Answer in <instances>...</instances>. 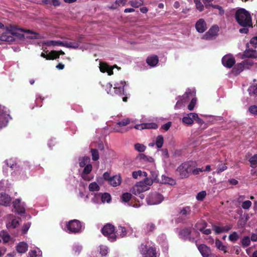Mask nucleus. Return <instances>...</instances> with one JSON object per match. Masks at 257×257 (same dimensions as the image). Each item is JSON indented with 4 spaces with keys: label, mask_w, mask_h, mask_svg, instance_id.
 <instances>
[{
    "label": "nucleus",
    "mask_w": 257,
    "mask_h": 257,
    "mask_svg": "<svg viewBox=\"0 0 257 257\" xmlns=\"http://www.w3.org/2000/svg\"><path fill=\"white\" fill-rule=\"evenodd\" d=\"M196 98H193L192 99V100H191V102L189 103V104H188V109L191 111V110H193L196 104Z\"/></svg>",
    "instance_id": "obj_53"
},
{
    "label": "nucleus",
    "mask_w": 257,
    "mask_h": 257,
    "mask_svg": "<svg viewBox=\"0 0 257 257\" xmlns=\"http://www.w3.org/2000/svg\"><path fill=\"white\" fill-rule=\"evenodd\" d=\"M195 28L197 32L202 33L207 29L206 23L204 19H199L195 24Z\"/></svg>",
    "instance_id": "obj_17"
},
{
    "label": "nucleus",
    "mask_w": 257,
    "mask_h": 257,
    "mask_svg": "<svg viewBox=\"0 0 257 257\" xmlns=\"http://www.w3.org/2000/svg\"><path fill=\"white\" fill-rule=\"evenodd\" d=\"M196 8L200 12H202L204 10V6L203 4L201 3V2H198V3L195 4Z\"/></svg>",
    "instance_id": "obj_64"
},
{
    "label": "nucleus",
    "mask_w": 257,
    "mask_h": 257,
    "mask_svg": "<svg viewBox=\"0 0 257 257\" xmlns=\"http://www.w3.org/2000/svg\"><path fill=\"white\" fill-rule=\"evenodd\" d=\"M206 195V193L205 191H201L197 194L196 196V199L199 201L202 200L205 198Z\"/></svg>",
    "instance_id": "obj_56"
},
{
    "label": "nucleus",
    "mask_w": 257,
    "mask_h": 257,
    "mask_svg": "<svg viewBox=\"0 0 257 257\" xmlns=\"http://www.w3.org/2000/svg\"><path fill=\"white\" fill-rule=\"evenodd\" d=\"M232 228V225H226L224 226L220 227L216 225H212V229L214 231L216 234H220L224 232H227Z\"/></svg>",
    "instance_id": "obj_21"
},
{
    "label": "nucleus",
    "mask_w": 257,
    "mask_h": 257,
    "mask_svg": "<svg viewBox=\"0 0 257 257\" xmlns=\"http://www.w3.org/2000/svg\"><path fill=\"white\" fill-rule=\"evenodd\" d=\"M88 188L89 191L91 192L99 191L100 189L98 185L95 182L90 183Z\"/></svg>",
    "instance_id": "obj_40"
},
{
    "label": "nucleus",
    "mask_w": 257,
    "mask_h": 257,
    "mask_svg": "<svg viewBox=\"0 0 257 257\" xmlns=\"http://www.w3.org/2000/svg\"><path fill=\"white\" fill-rule=\"evenodd\" d=\"M248 91L250 96H257V83L250 86L248 88Z\"/></svg>",
    "instance_id": "obj_32"
},
{
    "label": "nucleus",
    "mask_w": 257,
    "mask_h": 257,
    "mask_svg": "<svg viewBox=\"0 0 257 257\" xmlns=\"http://www.w3.org/2000/svg\"><path fill=\"white\" fill-rule=\"evenodd\" d=\"M227 167L226 165V164L219 165L218 167V168L216 170V173L217 174H220L221 172H222L223 171L226 170L227 169Z\"/></svg>",
    "instance_id": "obj_58"
},
{
    "label": "nucleus",
    "mask_w": 257,
    "mask_h": 257,
    "mask_svg": "<svg viewBox=\"0 0 257 257\" xmlns=\"http://www.w3.org/2000/svg\"><path fill=\"white\" fill-rule=\"evenodd\" d=\"M239 238V235L236 231H233L228 236V239L232 242H235Z\"/></svg>",
    "instance_id": "obj_35"
},
{
    "label": "nucleus",
    "mask_w": 257,
    "mask_h": 257,
    "mask_svg": "<svg viewBox=\"0 0 257 257\" xmlns=\"http://www.w3.org/2000/svg\"><path fill=\"white\" fill-rule=\"evenodd\" d=\"M130 123V119L129 118H125L121 121L116 123L114 130L115 132L121 133H124L127 132L128 130L122 128V126H126Z\"/></svg>",
    "instance_id": "obj_8"
},
{
    "label": "nucleus",
    "mask_w": 257,
    "mask_h": 257,
    "mask_svg": "<svg viewBox=\"0 0 257 257\" xmlns=\"http://www.w3.org/2000/svg\"><path fill=\"white\" fill-rule=\"evenodd\" d=\"M198 249L203 257H210L211 249L205 244H201L198 246Z\"/></svg>",
    "instance_id": "obj_13"
},
{
    "label": "nucleus",
    "mask_w": 257,
    "mask_h": 257,
    "mask_svg": "<svg viewBox=\"0 0 257 257\" xmlns=\"http://www.w3.org/2000/svg\"><path fill=\"white\" fill-rule=\"evenodd\" d=\"M250 43L255 48H257V37H254L251 39L250 40Z\"/></svg>",
    "instance_id": "obj_63"
},
{
    "label": "nucleus",
    "mask_w": 257,
    "mask_h": 257,
    "mask_svg": "<svg viewBox=\"0 0 257 257\" xmlns=\"http://www.w3.org/2000/svg\"><path fill=\"white\" fill-rule=\"evenodd\" d=\"M221 61L223 65L228 68H231L235 63L234 58L229 55L223 56Z\"/></svg>",
    "instance_id": "obj_9"
},
{
    "label": "nucleus",
    "mask_w": 257,
    "mask_h": 257,
    "mask_svg": "<svg viewBox=\"0 0 257 257\" xmlns=\"http://www.w3.org/2000/svg\"><path fill=\"white\" fill-rule=\"evenodd\" d=\"M84 167V168L81 174V177L84 180L89 181L93 179L92 177H90L88 175L92 171V166L91 164H87Z\"/></svg>",
    "instance_id": "obj_11"
},
{
    "label": "nucleus",
    "mask_w": 257,
    "mask_h": 257,
    "mask_svg": "<svg viewBox=\"0 0 257 257\" xmlns=\"http://www.w3.org/2000/svg\"><path fill=\"white\" fill-rule=\"evenodd\" d=\"M8 122L7 114L0 107V128L5 126Z\"/></svg>",
    "instance_id": "obj_23"
},
{
    "label": "nucleus",
    "mask_w": 257,
    "mask_h": 257,
    "mask_svg": "<svg viewBox=\"0 0 257 257\" xmlns=\"http://www.w3.org/2000/svg\"><path fill=\"white\" fill-rule=\"evenodd\" d=\"M191 212V208L189 206L180 207L179 209V214L184 219H189Z\"/></svg>",
    "instance_id": "obj_10"
},
{
    "label": "nucleus",
    "mask_w": 257,
    "mask_h": 257,
    "mask_svg": "<svg viewBox=\"0 0 257 257\" xmlns=\"http://www.w3.org/2000/svg\"><path fill=\"white\" fill-rule=\"evenodd\" d=\"M139 250L143 257H157L156 248L154 245L148 246L146 243H142Z\"/></svg>",
    "instance_id": "obj_5"
},
{
    "label": "nucleus",
    "mask_w": 257,
    "mask_h": 257,
    "mask_svg": "<svg viewBox=\"0 0 257 257\" xmlns=\"http://www.w3.org/2000/svg\"><path fill=\"white\" fill-rule=\"evenodd\" d=\"M79 44L78 42H76V41L63 42V47H65L66 48L76 49V48H78L79 47Z\"/></svg>",
    "instance_id": "obj_28"
},
{
    "label": "nucleus",
    "mask_w": 257,
    "mask_h": 257,
    "mask_svg": "<svg viewBox=\"0 0 257 257\" xmlns=\"http://www.w3.org/2000/svg\"><path fill=\"white\" fill-rule=\"evenodd\" d=\"M90 152L92 155V159L93 161H97L99 158L98 151L96 149H91Z\"/></svg>",
    "instance_id": "obj_39"
},
{
    "label": "nucleus",
    "mask_w": 257,
    "mask_h": 257,
    "mask_svg": "<svg viewBox=\"0 0 257 257\" xmlns=\"http://www.w3.org/2000/svg\"><path fill=\"white\" fill-rule=\"evenodd\" d=\"M249 111L254 115H257V106L253 105L250 106L248 108Z\"/></svg>",
    "instance_id": "obj_61"
},
{
    "label": "nucleus",
    "mask_w": 257,
    "mask_h": 257,
    "mask_svg": "<svg viewBox=\"0 0 257 257\" xmlns=\"http://www.w3.org/2000/svg\"><path fill=\"white\" fill-rule=\"evenodd\" d=\"M218 31V26L217 25H214L209 29L208 32L206 33L204 37L206 39H210L213 37L216 36Z\"/></svg>",
    "instance_id": "obj_19"
},
{
    "label": "nucleus",
    "mask_w": 257,
    "mask_h": 257,
    "mask_svg": "<svg viewBox=\"0 0 257 257\" xmlns=\"http://www.w3.org/2000/svg\"><path fill=\"white\" fill-rule=\"evenodd\" d=\"M242 58H251L257 59V51L253 49H246L242 55Z\"/></svg>",
    "instance_id": "obj_24"
},
{
    "label": "nucleus",
    "mask_w": 257,
    "mask_h": 257,
    "mask_svg": "<svg viewBox=\"0 0 257 257\" xmlns=\"http://www.w3.org/2000/svg\"><path fill=\"white\" fill-rule=\"evenodd\" d=\"M205 226H203L201 228H198V229L202 232L203 234L206 235H209L211 233V230L210 229H205V227L206 226V223L205 222Z\"/></svg>",
    "instance_id": "obj_51"
},
{
    "label": "nucleus",
    "mask_w": 257,
    "mask_h": 257,
    "mask_svg": "<svg viewBox=\"0 0 257 257\" xmlns=\"http://www.w3.org/2000/svg\"><path fill=\"white\" fill-rule=\"evenodd\" d=\"M90 158L88 157H84L79 162V166L80 167H84L86 166L87 163L89 161Z\"/></svg>",
    "instance_id": "obj_50"
},
{
    "label": "nucleus",
    "mask_w": 257,
    "mask_h": 257,
    "mask_svg": "<svg viewBox=\"0 0 257 257\" xmlns=\"http://www.w3.org/2000/svg\"><path fill=\"white\" fill-rule=\"evenodd\" d=\"M245 69L244 65L242 63H237L233 68V72L236 75L239 74Z\"/></svg>",
    "instance_id": "obj_31"
},
{
    "label": "nucleus",
    "mask_w": 257,
    "mask_h": 257,
    "mask_svg": "<svg viewBox=\"0 0 257 257\" xmlns=\"http://www.w3.org/2000/svg\"><path fill=\"white\" fill-rule=\"evenodd\" d=\"M245 69H249L253 65V62L252 60L246 59L242 61Z\"/></svg>",
    "instance_id": "obj_49"
},
{
    "label": "nucleus",
    "mask_w": 257,
    "mask_h": 257,
    "mask_svg": "<svg viewBox=\"0 0 257 257\" xmlns=\"http://www.w3.org/2000/svg\"><path fill=\"white\" fill-rule=\"evenodd\" d=\"M19 225V221L16 219H13L11 222L7 224L8 228H15Z\"/></svg>",
    "instance_id": "obj_42"
},
{
    "label": "nucleus",
    "mask_w": 257,
    "mask_h": 257,
    "mask_svg": "<svg viewBox=\"0 0 257 257\" xmlns=\"http://www.w3.org/2000/svg\"><path fill=\"white\" fill-rule=\"evenodd\" d=\"M249 162L250 163V167L255 168L257 167V154L250 158Z\"/></svg>",
    "instance_id": "obj_37"
},
{
    "label": "nucleus",
    "mask_w": 257,
    "mask_h": 257,
    "mask_svg": "<svg viewBox=\"0 0 257 257\" xmlns=\"http://www.w3.org/2000/svg\"><path fill=\"white\" fill-rule=\"evenodd\" d=\"M12 201L11 197L5 193H0V205L5 206L10 205Z\"/></svg>",
    "instance_id": "obj_15"
},
{
    "label": "nucleus",
    "mask_w": 257,
    "mask_h": 257,
    "mask_svg": "<svg viewBox=\"0 0 257 257\" xmlns=\"http://www.w3.org/2000/svg\"><path fill=\"white\" fill-rule=\"evenodd\" d=\"M158 127V125L157 123L154 122L151 123H144L140 124H137L134 126V128L137 130H142L143 129H150L153 128L156 129Z\"/></svg>",
    "instance_id": "obj_16"
},
{
    "label": "nucleus",
    "mask_w": 257,
    "mask_h": 257,
    "mask_svg": "<svg viewBox=\"0 0 257 257\" xmlns=\"http://www.w3.org/2000/svg\"><path fill=\"white\" fill-rule=\"evenodd\" d=\"M101 232L107 237L109 241L114 242L116 240L117 236L115 231V227L112 224L108 223L105 224L101 228Z\"/></svg>",
    "instance_id": "obj_3"
},
{
    "label": "nucleus",
    "mask_w": 257,
    "mask_h": 257,
    "mask_svg": "<svg viewBox=\"0 0 257 257\" xmlns=\"http://www.w3.org/2000/svg\"><path fill=\"white\" fill-rule=\"evenodd\" d=\"M193 116H194V120L196 121L199 124L202 125L204 123V121L199 117L198 114L196 113H195V114H191Z\"/></svg>",
    "instance_id": "obj_60"
},
{
    "label": "nucleus",
    "mask_w": 257,
    "mask_h": 257,
    "mask_svg": "<svg viewBox=\"0 0 257 257\" xmlns=\"http://www.w3.org/2000/svg\"><path fill=\"white\" fill-rule=\"evenodd\" d=\"M118 231L119 233H118V235H119L120 237H123L126 235V230L124 227L121 226H118Z\"/></svg>",
    "instance_id": "obj_47"
},
{
    "label": "nucleus",
    "mask_w": 257,
    "mask_h": 257,
    "mask_svg": "<svg viewBox=\"0 0 257 257\" xmlns=\"http://www.w3.org/2000/svg\"><path fill=\"white\" fill-rule=\"evenodd\" d=\"M1 235L4 243H7L9 241L11 236L8 233L3 231L1 232Z\"/></svg>",
    "instance_id": "obj_48"
},
{
    "label": "nucleus",
    "mask_w": 257,
    "mask_h": 257,
    "mask_svg": "<svg viewBox=\"0 0 257 257\" xmlns=\"http://www.w3.org/2000/svg\"><path fill=\"white\" fill-rule=\"evenodd\" d=\"M82 246L78 245H75L73 247V254L76 255L79 254L82 250Z\"/></svg>",
    "instance_id": "obj_52"
},
{
    "label": "nucleus",
    "mask_w": 257,
    "mask_h": 257,
    "mask_svg": "<svg viewBox=\"0 0 257 257\" xmlns=\"http://www.w3.org/2000/svg\"><path fill=\"white\" fill-rule=\"evenodd\" d=\"M215 246L219 250L222 251L224 253H230L232 254V251H229V246L227 245H225L223 243V242L219 239L218 238L215 239Z\"/></svg>",
    "instance_id": "obj_12"
},
{
    "label": "nucleus",
    "mask_w": 257,
    "mask_h": 257,
    "mask_svg": "<svg viewBox=\"0 0 257 257\" xmlns=\"http://www.w3.org/2000/svg\"><path fill=\"white\" fill-rule=\"evenodd\" d=\"M121 177L120 176H114L111 178L109 183L113 187L118 186L121 183Z\"/></svg>",
    "instance_id": "obj_30"
},
{
    "label": "nucleus",
    "mask_w": 257,
    "mask_h": 257,
    "mask_svg": "<svg viewBox=\"0 0 257 257\" xmlns=\"http://www.w3.org/2000/svg\"><path fill=\"white\" fill-rule=\"evenodd\" d=\"M81 223L80 221L74 219L68 222L67 224V228L70 232L72 233H78L81 229Z\"/></svg>",
    "instance_id": "obj_6"
},
{
    "label": "nucleus",
    "mask_w": 257,
    "mask_h": 257,
    "mask_svg": "<svg viewBox=\"0 0 257 257\" xmlns=\"http://www.w3.org/2000/svg\"><path fill=\"white\" fill-rule=\"evenodd\" d=\"M49 56L48 59L49 60H53L59 58V55L58 54V52L57 51L52 50L48 54Z\"/></svg>",
    "instance_id": "obj_43"
},
{
    "label": "nucleus",
    "mask_w": 257,
    "mask_h": 257,
    "mask_svg": "<svg viewBox=\"0 0 257 257\" xmlns=\"http://www.w3.org/2000/svg\"><path fill=\"white\" fill-rule=\"evenodd\" d=\"M10 28L12 30V36H13L14 37H16L19 38V39H24V38H25L24 35L23 34L17 33V32H15L14 31L17 30H19L21 32H23L25 33H27L28 34H31V35L28 37V38H29L30 39H38L40 38V36L39 34L34 32L31 30H26V29H21V28L20 29H18L17 27L15 26H11Z\"/></svg>",
    "instance_id": "obj_4"
},
{
    "label": "nucleus",
    "mask_w": 257,
    "mask_h": 257,
    "mask_svg": "<svg viewBox=\"0 0 257 257\" xmlns=\"http://www.w3.org/2000/svg\"><path fill=\"white\" fill-rule=\"evenodd\" d=\"M161 182L163 184H167L171 186L175 185L176 183L175 180L165 175H162Z\"/></svg>",
    "instance_id": "obj_29"
},
{
    "label": "nucleus",
    "mask_w": 257,
    "mask_h": 257,
    "mask_svg": "<svg viewBox=\"0 0 257 257\" xmlns=\"http://www.w3.org/2000/svg\"><path fill=\"white\" fill-rule=\"evenodd\" d=\"M191 233V230L190 228L186 227L181 229L179 232V237L184 240L189 239L191 240L190 235Z\"/></svg>",
    "instance_id": "obj_18"
},
{
    "label": "nucleus",
    "mask_w": 257,
    "mask_h": 257,
    "mask_svg": "<svg viewBox=\"0 0 257 257\" xmlns=\"http://www.w3.org/2000/svg\"><path fill=\"white\" fill-rule=\"evenodd\" d=\"M155 229V225L152 222H150L147 224L145 230L147 233H150L153 231Z\"/></svg>",
    "instance_id": "obj_44"
},
{
    "label": "nucleus",
    "mask_w": 257,
    "mask_h": 257,
    "mask_svg": "<svg viewBox=\"0 0 257 257\" xmlns=\"http://www.w3.org/2000/svg\"><path fill=\"white\" fill-rule=\"evenodd\" d=\"M16 248L18 252L24 253L28 250V245L24 241L20 242L16 246Z\"/></svg>",
    "instance_id": "obj_25"
},
{
    "label": "nucleus",
    "mask_w": 257,
    "mask_h": 257,
    "mask_svg": "<svg viewBox=\"0 0 257 257\" xmlns=\"http://www.w3.org/2000/svg\"><path fill=\"white\" fill-rule=\"evenodd\" d=\"M102 201H106L107 202H109L111 200V196L109 194L107 193H104L102 196Z\"/></svg>",
    "instance_id": "obj_62"
},
{
    "label": "nucleus",
    "mask_w": 257,
    "mask_h": 257,
    "mask_svg": "<svg viewBox=\"0 0 257 257\" xmlns=\"http://www.w3.org/2000/svg\"><path fill=\"white\" fill-rule=\"evenodd\" d=\"M240 242L242 247H246L250 244V237L248 236H244L242 238Z\"/></svg>",
    "instance_id": "obj_33"
},
{
    "label": "nucleus",
    "mask_w": 257,
    "mask_h": 257,
    "mask_svg": "<svg viewBox=\"0 0 257 257\" xmlns=\"http://www.w3.org/2000/svg\"><path fill=\"white\" fill-rule=\"evenodd\" d=\"M31 223L30 222H27L24 224L23 226L22 232L23 234H26L31 226Z\"/></svg>",
    "instance_id": "obj_55"
},
{
    "label": "nucleus",
    "mask_w": 257,
    "mask_h": 257,
    "mask_svg": "<svg viewBox=\"0 0 257 257\" xmlns=\"http://www.w3.org/2000/svg\"><path fill=\"white\" fill-rule=\"evenodd\" d=\"M134 147L135 150L139 152H144L146 149V147L145 145L140 143L136 144Z\"/></svg>",
    "instance_id": "obj_45"
},
{
    "label": "nucleus",
    "mask_w": 257,
    "mask_h": 257,
    "mask_svg": "<svg viewBox=\"0 0 257 257\" xmlns=\"http://www.w3.org/2000/svg\"><path fill=\"white\" fill-rule=\"evenodd\" d=\"M132 197V195L131 193L126 192L122 194L121 199L123 202H127L131 199Z\"/></svg>",
    "instance_id": "obj_46"
},
{
    "label": "nucleus",
    "mask_w": 257,
    "mask_h": 257,
    "mask_svg": "<svg viewBox=\"0 0 257 257\" xmlns=\"http://www.w3.org/2000/svg\"><path fill=\"white\" fill-rule=\"evenodd\" d=\"M129 5L133 8H138L144 4L143 0H132L128 3Z\"/></svg>",
    "instance_id": "obj_34"
},
{
    "label": "nucleus",
    "mask_w": 257,
    "mask_h": 257,
    "mask_svg": "<svg viewBox=\"0 0 257 257\" xmlns=\"http://www.w3.org/2000/svg\"><path fill=\"white\" fill-rule=\"evenodd\" d=\"M213 9H217L218 10V15L220 16H223L224 14L225 11L223 8L218 5H209Z\"/></svg>",
    "instance_id": "obj_41"
},
{
    "label": "nucleus",
    "mask_w": 257,
    "mask_h": 257,
    "mask_svg": "<svg viewBox=\"0 0 257 257\" xmlns=\"http://www.w3.org/2000/svg\"><path fill=\"white\" fill-rule=\"evenodd\" d=\"M234 17L239 25L242 27H252V19L249 13L243 8L238 9L235 13Z\"/></svg>",
    "instance_id": "obj_2"
},
{
    "label": "nucleus",
    "mask_w": 257,
    "mask_h": 257,
    "mask_svg": "<svg viewBox=\"0 0 257 257\" xmlns=\"http://www.w3.org/2000/svg\"><path fill=\"white\" fill-rule=\"evenodd\" d=\"M109 66H108L105 63H101L99 66L100 71L102 73L106 72V71H107V70Z\"/></svg>",
    "instance_id": "obj_59"
},
{
    "label": "nucleus",
    "mask_w": 257,
    "mask_h": 257,
    "mask_svg": "<svg viewBox=\"0 0 257 257\" xmlns=\"http://www.w3.org/2000/svg\"><path fill=\"white\" fill-rule=\"evenodd\" d=\"M190 114H195V113L191 112L187 114L186 116H184L182 118V121L183 123L190 125L193 123L194 120V116Z\"/></svg>",
    "instance_id": "obj_27"
},
{
    "label": "nucleus",
    "mask_w": 257,
    "mask_h": 257,
    "mask_svg": "<svg viewBox=\"0 0 257 257\" xmlns=\"http://www.w3.org/2000/svg\"><path fill=\"white\" fill-rule=\"evenodd\" d=\"M108 252V248L107 247L101 245L100 246V251L99 252L101 254L102 256L106 255Z\"/></svg>",
    "instance_id": "obj_57"
},
{
    "label": "nucleus",
    "mask_w": 257,
    "mask_h": 257,
    "mask_svg": "<svg viewBox=\"0 0 257 257\" xmlns=\"http://www.w3.org/2000/svg\"><path fill=\"white\" fill-rule=\"evenodd\" d=\"M13 205L18 214H21L25 213V209L24 206L21 205L20 199H16L13 202Z\"/></svg>",
    "instance_id": "obj_20"
},
{
    "label": "nucleus",
    "mask_w": 257,
    "mask_h": 257,
    "mask_svg": "<svg viewBox=\"0 0 257 257\" xmlns=\"http://www.w3.org/2000/svg\"><path fill=\"white\" fill-rule=\"evenodd\" d=\"M163 200V196L159 193H154L150 195L147 199V201L149 205H155L161 203Z\"/></svg>",
    "instance_id": "obj_7"
},
{
    "label": "nucleus",
    "mask_w": 257,
    "mask_h": 257,
    "mask_svg": "<svg viewBox=\"0 0 257 257\" xmlns=\"http://www.w3.org/2000/svg\"><path fill=\"white\" fill-rule=\"evenodd\" d=\"M196 162L187 161L179 165L176 172L181 179L188 178L191 174L197 175L202 172L201 168H197Z\"/></svg>",
    "instance_id": "obj_1"
},
{
    "label": "nucleus",
    "mask_w": 257,
    "mask_h": 257,
    "mask_svg": "<svg viewBox=\"0 0 257 257\" xmlns=\"http://www.w3.org/2000/svg\"><path fill=\"white\" fill-rule=\"evenodd\" d=\"M159 62L158 57L155 55H152L148 57L146 59L147 64L152 67L155 66Z\"/></svg>",
    "instance_id": "obj_26"
},
{
    "label": "nucleus",
    "mask_w": 257,
    "mask_h": 257,
    "mask_svg": "<svg viewBox=\"0 0 257 257\" xmlns=\"http://www.w3.org/2000/svg\"><path fill=\"white\" fill-rule=\"evenodd\" d=\"M164 144V138L162 135L158 136L156 138V145L158 148L162 147Z\"/></svg>",
    "instance_id": "obj_38"
},
{
    "label": "nucleus",
    "mask_w": 257,
    "mask_h": 257,
    "mask_svg": "<svg viewBox=\"0 0 257 257\" xmlns=\"http://www.w3.org/2000/svg\"><path fill=\"white\" fill-rule=\"evenodd\" d=\"M125 84V81H121L120 84L117 83L114 87V93L118 95H124V87Z\"/></svg>",
    "instance_id": "obj_22"
},
{
    "label": "nucleus",
    "mask_w": 257,
    "mask_h": 257,
    "mask_svg": "<svg viewBox=\"0 0 257 257\" xmlns=\"http://www.w3.org/2000/svg\"><path fill=\"white\" fill-rule=\"evenodd\" d=\"M45 44L47 45L48 46H63V42L60 41L50 40V41H47L45 43Z\"/></svg>",
    "instance_id": "obj_36"
},
{
    "label": "nucleus",
    "mask_w": 257,
    "mask_h": 257,
    "mask_svg": "<svg viewBox=\"0 0 257 257\" xmlns=\"http://www.w3.org/2000/svg\"><path fill=\"white\" fill-rule=\"evenodd\" d=\"M15 40V38L12 36V30H8L0 36V41L13 42Z\"/></svg>",
    "instance_id": "obj_14"
},
{
    "label": "nucleus",
    "mask_w": 257,
    "mask_h": 257,
    "mask_svg": "<svg viewBox=\"0 0 257 257\" xmlns=\"http://www.w3.org/2000/svg\"><path fill=\"white\" fill-rule=\"evenodd\" d=\"M251 202L249 200H246L242 202L241 207L244 209H248L251 205Z\"/></svg>",
    "instance_id": "obj_54"
}]
</instances>
